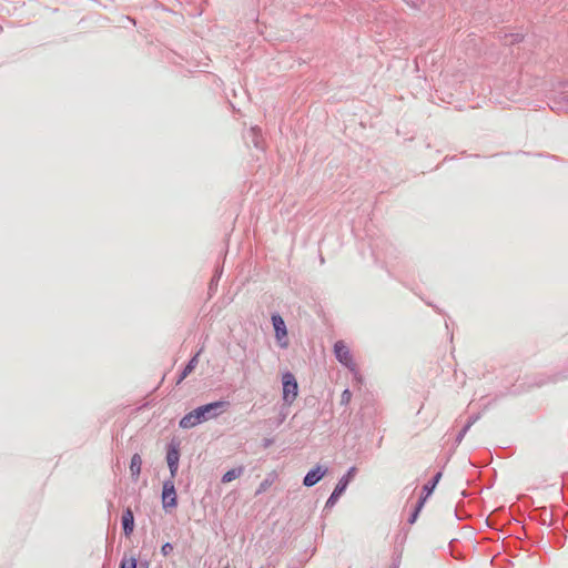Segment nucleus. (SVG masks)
Returning <instances> with one entry per match:
<instances>
[{
    "instance_id": "27",
    "label": "nucleus",
    "mask_w": 568,
    "mask_h": 568,
    "mask_svg": "<svg viewBox=\"0 0 568 568\" xmlns=\"http://www.w3.org/2000/svg\"><path fill=\"white\" fill-rule=\"evenodd\" d=\"M480 418V414H473L468 417L467 423L465 425H469V428Z\"/></svg>"
},
{
    "instance_id": "15",
    "label": "nucleus",
    "mask_w": 568,
    "mask_h": 568,
    "mask_svg": "<svg viewBox=\"0 0 568 568\" xmlns=\"http://www.w3.org/2000/svg\"><path fill=\"white\" fill-rule=\"evenodd\" d=\"M276 478V474L275 473H270L258 485V488L256 489V495H260L264 491H266L271 485L274 483Z\"/></svg>"
},
{
    "instance_id": "26",
    "label": "nucleus",
    "mask_w": 568,
    "mask_h": 568,
    "mask_svg": "<svg viewBox=\"0 0 568 568\" xmlns=\"http://www.w3.org/2000/svg\"><path fill=\"white\" fill-rule=\"evenodd\" d=\"M566 378H568V374H566L565 372H560L552 376L551 382L556 383L559 381H564Z\"/></svg>"
},
{
    "instance_id": "11",
    "label": "nucleus",
    "mask_w": 568,
    "mask_h": 568,
    "mask_svg": "<svg viewBox=\"0 0 568 568\" xmlns=\"http://www.w3.org/2000/svg\"><path fill=\"white\" fill-rule=\"evenodd\" d=\"M248 139L251 140V143L254 145V148L258 150L264 149L263 136L260 128L252 126L248 131Z\"/></svg>"
},
{
    "instance_id": "24",
    "label": "nucleus",
    "mask_w": 568,
    "mask_h": 568,
    "mask_svg": "<svg viewBox=\"0 0 568 568\" xmlns=\"http://www.w3.org/2000/svg\"><path fill=\"white\" fill-rule=\"evenodd\" d=\"M427 499H428L427 497H425L420 494V496L418 497V500L414 507V510L420 513Z\"/></svg>"
},
{
    "instance_id": "20",
    "label": "nucleus",
    "mask_w": 568,
    "mask_h": 568,
    "mask_svg": "<svg viewBox=\"0 0 568 568\" xmlns=\"http://www.w3.org/2000/svg\"><path fill=\"white\" fill-rule=\"evenodd\" d=\"M505 38H506V43H509V44L518 43L523 40V36L519 33L506 34Z\"/></svg>"
},
{
    "instance_id": "8",
    "label": "nucleus",
    "mask_w": 568,
    "mask_h": 568,
    "mask_svg": "<svg viewBox=\"0 0 568 568\" xmlns=\"http://www.w3.org/2000/svg\"><path fill=\"white\" fill-rule=\"evenodd\" d=\"M271 322L275 332V337L278 342L287 336V329L283 317L278 313L271 315Z\"/></svg>"
},
{
    "instance_id": "4",
    "label": "nucleus",
    "mask_w": 568,
    "mask_h": 568,
    "mask_svg": "<svg viewBox=\"0 0 568 568\" xmlns=\"http://www.w3.org/2000/svg\"><path fill=\"white\" fill-rule=\"evenodd\" d=\"M298 395V384L293 373L282 374V399L285 406H291Z\"/></svg>"
},
{
    "instance_id": "5",
    "label": "nucleus",
    "mask_w": 568,
    "mask_h": 568,
    "mask_svg": "<svg viewBox=\"0 0 568 568\" xmlns=\"http://www.w3.org/2000/svg\"><path fill=\"white\" fill-rule=\"evenodd\" d=\"M180 440L172 438L166 445V463L172 478H175L180 460Z\"/></svg>"
},
{
    "instance_id": "28",
    "label": "nucleus",
    "mask_w": 568,
    "mask_h": 568,
    "mask_svg": "<svg viewBox=\"0 0 568 568\" xmlns=\"http://www.w3.org/2000/svg\"><path fill=\"white\" fill-rule=\"evenodd\" d=\"M418 516H419V513L413 509V511L410 513V515H409V517H408V519H407V523H408L409 525L415 524V523H416V520H417V518H418Z\"/></svg>"
},
{
    "instance_id": "29",
    "label": "nucleus",
    "mask_w": 568,
    "mask_h": 568,
    "mask_svg": "<svg viewBox=\"0 0 568 568\" xmlns=\"http://www.w3.org/2000/svg\"><path fill=\"white\" fill-rule=\"evenodd\" d=\"M138 565H139V568H149L150 567V560L144 558H139V561H138Z\"/></svg>"
},
{
    "instance_id": "13",
    "label": "nucleus",
    "mask_w": 568,
    "mask_h": 568,
    "mask_svg": "<svg viewBox=\"0 0 568 568\" xmlns=\"http://www.w3.org/2000/svg\"><path fill=\"white\" fill-rule=\"evenodd\" d=\"M440 478H442V471L436 473L433 476V478L430 480H428L423 486L422 495L428 498L433 494V491L436 488V486H437L438 481L440 480Z\"/></svg>"
},
{
    "instance_id": "25",
    "label": "nucleus",
    "mask_w": 568,
    "mask_h": 568,
    "mask_svg": "<svg viewBox=\"0 0 568 568\" xmlns=\"http://www.w3.org/2000/svg\"><path fill=\"white\" fill-rule=\"evenodd\" d=\"M427 499H428L427 497H425L420 494V496L418 497V500L414 507V510L420 513Z\"/></svg>"
},
{
    "instance_id": "22",
    "label": "nucleus",
    "mask_w": 568,
    "mask_h": 568,
    "mask_svg": "<svg viewBox=\"0 0 568 568\" xmlns=\"http://www.w3.org/2000/svg\"><path fill=\"white\" fill-rule=\"evenodd\" d=\"M173 545L171 542H165L162 545L161 547V554L162 556L164 557H168L169 555H171V552L173 551Z\"/></svg>"
},
{
    "instance_id": "31",
    "label": "nucleus",
    "mask_w": 568,
    "mask_h": 568,
    "mask_svg": "<svg viewBox=\"0 0 568 568\" xmlns=\"http://www.w3.org/2000/svg\"><path fill=\"white\" fill-rule=\"evenodd\" d=\"M390 568H399V559H394Z\"/></svg>"
},
{
    "instance_id": "32",
    "label": "nucleus",
    "mask_w": 568,
    "mask_h": 568,
    "mask_svg": "<svg viewBox=\"0 0 568 568\" xmlns=\"http://www.w3.org/2000/svg\"><path fill=\"white\" fill-rule=\"evenodd\" d=\"M286 345H287V343H286V342L281 343V346H282V347H285Z\"/></svg>"
},
{
    "instance_id": "3",
    "label": "nucleus",
    "mask_w": 568,
    "mask_h": 568,
    "mask_svg": "<svg viewBox=\"0 0 568 568\" xmlns=\"http://www.w3.org/2000/svg\"><path fill=\"white\" fill-rule=\"evenodd\" d=\"M357 471V468L355 466H352L348 468V470L338 479L337 484L335 485L332 494L329 495L328 499L325 503L324 510L331 509L335 506V504L338 501L339 497L344 494L347 486L349 485L351 480L354 478L355 474Z\"/></svg>"
},
{
    "instance_id": "30",
    "label": "nucleus",
    "mask_w": 568,
    "mask_h": 568,
    "mask_svg": "<svg viewBox=\"0 0 568 568\" xmlns=\"http://www.w3.org/2000/svg\"><path fill=\"white\" fill-rule=\"evenodd\" d=\"M273 443H274V440H273L272 438H264V439H263V444H262V446H263L264 448H268L270 446H272V445H273Z\"/></svg>"
},
{
    "instance_id": "2",
    "label": "nucleus",
    "mask_w": 568,
    "mask_h": 568,
    "mask_svg": "<svg viewBox=\"0 0 568 568\" xmlns=\"http://www.w3.org/2000/svg\"><path fill=\"white\" fill-rule=\"evenodd\" d=\"M334 355L336 359L345 367H347L354 375L355 379L362 382V375L358 372L349 348L343 341H337L334 344Z\"/></svg>"
},
{
    "instance_id": "10",
    "label": "nucleus",
    "mask_w": 568,
    "mask_h": 568,
    "mask_svg": "<svg viewBox=\"0 0 568 568\" xmlns=\"http://www.w3.org/2000/svg\"><path fill=\"white\" fill-rule=\"evenodd\" d=\"M202 349H200L199 352H196L190 359L189 362L186 363V365L184 366V368L182 369V372L180 373L178 379H176V384H181L196 367L197 363H199V356L201 354Z\"/></svg>"
},
{
    "instance_id": "1",
    "label": "nucleus",
    "mask_w": 568,
    "mask_h": 568,
    "mask_svg": "<svg viewBox=\"0 0 568 568\" xmlns=\"http://www.w3.org/2000/svg\"><path fill=\"white\" fill-rule=\"evenodd\" d=\"M230 406L227 400H216L201 405L185 414L179 422L180 428L190 429L209 419L219 417Z\"/></svg>"
},
{
    "instance_id": "14",
    "label": "nucleus",
    "mask_w": 568,
    "mask_h": 568,
    "mask_svg": "<svg viewBox=\"0 0 568 568\" xmlns=\"http://www.w3.org/2000/svg\"><path fill=\"white\" fill-rule=\"evenodd\" d=\"M243 471H244V467L243 466L231 468L226 473H224V475L222 476L221 481L224 483V484L231 483L232 480L239 478L243 474Z\"/></svg>"
},
{
    "instance_id": "17",
    "label": "nucleus",
    "mask_w": 568,
    "mask_h": 568,
    "mask_svg": "<svg viewBox=\"0 0 568 568\" xmlns=\"http://www.w3.org/2000/svg\"><path fill=\"white\" fill-rule=\"evenodd\" d=\"M288 408H290V406H285L284 404L282 405L280 413H278L277 420H276V426H280L281 424L284 423V420L286 419L287 414H288Z\"/></svg>"
},
{
    "instance_id": "12",
    "label": "nucleus",
    "mask_w": 568,
    "mask_h": 568,
    "mask_svg": "<svg viewBox=\"0 0 568 568\" xmlns=\"http://www.w3.org/2000/svg\"><path fill=\"white\" fill-rule=\"evenodd\" d=\"M141 466H142V458H141L140 454L136 453L131 457V462H130L131 477L134 481L138 480V478L141 474Z\"/></svg>"
},
{
    "instance_id": "21",
    "label": "nucleus",
    "mask_w": 568,
    "mask_h": 568,
    "mask_svg": "<svg viewBox=\"0 0 568 568\" xmlns=\"http://www.w3.org/2000/svg\"><path fill=\"white\" fill-rule=\"evenodd\" d=\"M469 425H464V427L459 430V433L457 434L456 438H455V443L457 445H459L462 443V440L464 439L465 435L467 434V432L469 430Z\"/></svg>"
},
{
    "instance_id": "7",
    "label": "nucleus",
    "mask_w": 568,
    "mask_h": 568,
    "mask_svg": "<svg viewBox=\"0 0 568 568\" xmlns=\"http://www.w3.org/2000/svg\"><path fill=\"white\" fill-rule=\"evenodd\" d=\"M328 468L317 464L315 467L311 468L303 478V485L307 488L315 486L317 483L322 480V478L326 475Z\"/></svg>"
},
{
    "instance_id": "18",
    "label": "nucleus",
    "mask_w": 568,
    "mask_h": 568,
    "mask_svg": "<svg viewBox=\"0 0 568 568\" xmlns=\"http://www.w3.org/2000/svg\"><path fill=\"white\" fill-rule=\"evenodd\" d=\"M551 513H549L547 509H544L540 514V523L542 525L551 526Z\"/></svg>"
},
{
    "instance_id": "6",
    "label": "nucleus",
    "mask_w": 568,
    "mask_h": 568,
    "mask_svg": "<svg viewBox=\"0 0 568 568\" xmlns=\"http://www.w3.org/2000/svg\"><path fill=\"white\" fill-rule=\"evenodd\" d=\"M178 506V495L174 485V478L170 476L169 479L164 480L162 487V507L165 511L175 508Z\"/></svg>"
},
{
    "instance_id": "16",
    "label": "nucleus",
    "mask_w": 568,
    "mask_h": 568,
    "mask_svg": "<svg viewBox=\"0 0 568 568\" xmlns=\"http://www.w3.org/2000/svg\"><path fill=\"white\" fill-rule=\"evenodd\" d=\"M139 557L132 556L130 559L125 557L121 560L119 568H138Z\"/></svg>"
},
{
    "instance_id": "33",
    "label": "nucleus",
    "mask_w": 568,
    "mask_h": 568,
    "mask_svg": "<svg viewBox=\"0 0 568 568\" xmlns=\"http://www.w3.org/2000/svg\"><path fill=\"white\" fill-rule=\"evenodd\" d=\"M226 568H229V567H226Z\"/></svg>"
},
{
    "instance_id": "23",
    "label": "nucleus",
    "mask_w": 568,
    "mask_h": 568,
    "mask_svg": "<svg viewBox=\"0 0 568 568\" xmlns=\"http://www.w3.org/2000/svg\"><path fill=\"white\" fill-rule=\"evenodd\" d=\"M221 275H222V271L220 272H216L215 275L211 278V282H210V290H215L217 287V283L221 278Z\"/></svg>"
},
{
    "instance_id": "19",
    "label": "nucleus",
    "mask_w": 568,
    "mask_h": 568,
    "mask_svg": "<svg viewBox=\"0 0 568 568\" xmlns=\"http://www.w3.org/2000/svg\"><path fill=\"white\" fill-rule=\"evenodd\" d=\"M352 399V392L345 388L341 395V405H348Z\"/></svg>"
},
{
    "instance_id": "9",
    "label": "nucleus",
    "mask_w": 568,
    "mask_h": 568,
    "mask_svg": "<svg viewBox=\"0 0 568 568\" xmlns=\"http://www.w3.org/2000/svg\"><path fill=\"white\" fill-rule=\"evenodd\" d=\"M123 534L129 537L134 530V514L130 507H126L121 517Z\"/></svg>"
}]
</instances>
